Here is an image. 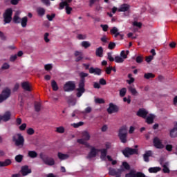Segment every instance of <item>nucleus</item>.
<instances>
[{"label": "nucleus", "instance_id": "72a5a7b5", "mask_svg": "<svg viewBox=\"0 0 177 177\" xmlns=\"http://www.w3.org/2000/svg\"><path fill=\"white\" fill-rule=\"evenodd\" d=\"M51 86L53 88V91H54L55 92H56V91L59 90V86H57V83L55 80H52Z\"/></svg>", "mask_w": 177, "mask_h": 177}, {"label": "nucleus", "instance_id": "f257e3e1", "mask_svg": "<svg viewBox=\"0 0 177 177\" xmlns=\"http://www.w3.org/2000/svg\"><path fill=\"white\" fill-rule=\"evenodd\" d=\"M88 75H89V74H88L85 72H81L79 74L80 80L78 82V88H76L77 97H81V96H82V95H84V93H85V78H86V77H88Z\"/></svg>", "mask_w": 177, "mask_h": 177}, {"label": "nucleus", "instance_id": "6ab92c4d", "mask_svg": "<svg viewBox=\"0 0 177 177\" xmlns=\"http://www.w3.org/2000/svg\"><path fill=\"white\" fill-rule=\"evenodd\" d=\"M151 151H147L143 155L144 161H145V162H149V161H150L149 157H151Z\"/></svg>", "mask_w": 177, "mask_h": 177}, {"label": "nucleus", "instance_id": "c03bdc74", "mask_svg": "<svg viewBox=\"0 0 177 177\" xmlns=\"http://www.w3.org/2000/svg\"><path fill=\"white\" fill-rule=\"evenodd\" d=\"M82 46H83V48H85V49H87V48H89V46H91V43H89V41H84L82 42Z\"/></svg>", "mask_w": 177, "mask_h": 177}, {"label": "nucleus", "instance_id": "09e8293b", "mask_svg": "<svg viewBox=\"0 0 177 177\" xmlns=\"http://www.w3.org/2000/svg\"><path fill=\"white\" fill-rule=\"evenodd\" d=\"M122 167L126 169L127 171H129L131 169V166L129 164H128L127 162H122Z\"/></svg>", "mask_w": 177, "mask_h": 177}, {"label": "nucleus", "instance_id": "7c9ffc66", "mask_svg": "<svg viewBox=\"0 0 177 177\" xmlns=\"http://www.w3.org/2000/svg\"><path fill=\"white\" fill-rule=\"evenodd\" d=\"M101 156H100V158L102 160H106V157H107V149H101Z\"/></svg>", "mask_w": 177, "mask_h": 177}, {"label": "nucleus", "instance_id": "13d9d810", "mask_svg": "<svg viewBox=\"0 0 177 177\" xmlns=\"http://www.w3.org/2000/svg\"><path fill=\"white\" fill-rule=\"evenodd\" d=\"M133 26H134V27H138V28H142V23L141 22L134 21L133 23Z\"/></svg>", "mask_w": 177, "mask_h": 177}, {"label": "nucleus", "instance_id": "a18cd8bd", "mask_svg": "<svg viewBox=\"0 0 177 177\" xmlns=\"http://www.w3.org/2000/svg\"><path fill=\"white\" fill-rule=\"evenodd\" d=\"M82 125H84V122L72 124V127H73V128H80V127H82Z\"/></svg>", "mask_w": 177, "mask_h": 177}, {"label": "nucleus", "instance_id": "0e129e2a", "mask_svg": "<svg viewBox=\"0 0 177 177\" xmlns=\"http://www.w3.org/2000/svg\"><path fill=\"white\" fill-rule=\"evenodd\" d=\"M26 128H27V124L23 123L21 126H19L20 131H26Z\"/></svg>", "mask_w": 177, "mask_h": 177}, {"label": "nucleus", "instance_id": "a878e982", "mask_svg": "<svg viewBox=\"0 0 177 177\" xmlns=\"http://www.w3.org/2000/svg\"><path fill=\"white\" fill-rule=\"evenodd\" d=\"M57 156H58V158H59V160H67L70 157L68 154H64V153H62V152H59Z\"/></svg>", "mask_w": 177, "mask_h": 177}, {"label": "nucleus", "instance_id": "774afa93", "mask_svg": "<svg viewBox=\"0 0 177 177\" xmlns=\"http://www.w3.org/2000/svg\"><path fill=\"white\" fill-rule=\"evenodd\" d=\"M48 37H49V33L46 32V33L44 34V39L45 42H46V43H48V42H49V41H50V40L49 39V38H48Z\"/></svg>", "mask_w": 177, "mask_h": 177}, {"label": "nucleus", "instance_id": "b1692460", "mask_svg": "<svg viewBox=\"0 0 177 177\" xmlns=\"http://www.w3.org/2000/svg\"><path fill=\"white\" fill-rule=\"evenodd\" d=\"M146 118V122L147 124H153V122H154V118H155V116L153 114H149V116H147Z\"/></svg>", "mask_w": 177, "mask_h": 177}, {"label": "nucleus", "instance_id": "bb28decb", "mask_svg": "<svg viewBox=\"0 0 177 177\" xmlns=\"http://www.w3.org/2000/svg\"><path fill=\"white\" fill-rule=\"evenodd\" d=\"M28 21V18H27V17H24L21 19V27H23L24 28H25V27H27V23Z\"/></svg>", "mask_w": 177, "mask_h": 177}, {"label": "nucleus", "instance_id": "864d4df0", "mask_svg": "<svg viewBox=\"0 0 177 177\" xmlns=\"http://www.w3.org/2000/svg\"><path fill=\"white\" fill-rule=\"evenodd\" d=\"M46 17L49 21H52V20H53V19H55V17H56V14H51V15H47Z\"/></svg>", "mask_w": 177, "mask_h": 177}, {"label": "nucleus", "instance_id": "0eeeda50", "mask_svg": "<svg viewBox=\"0 0 177 177\" xmlns=\"http://www.w3.org/2000/svg\"><path fill=\"white\" fill-rule=\"evenodd\" d=\"M11 91L9 88H6L3 89L0 94V103H2V102H5L7 99H8L10 97Z\"/></svg>", "mask_w": 177, "mask_h": 177}, {"label": "nucleus", "instance_id": "20e7f679", "mask_svg": "<svg viewBox=\"0 0 177 177\" xmlns=\"http://www.w3.org/2000/svg\"><path fill=\"white\" fill-rule=\"evenodd\" d=\"M39 157L46 165H48L49 167L55 165V159L53 158L49 157L48 155L44 153H40Z\"/></svg>", "mask_w": 177, "mask_h": 177}, {"label": "nucleus", "instance_id": "393cba45", "mask_svg": "<svg viewBox=\"0 0 177 177\" xmlns=\"http://www.w3.org/2000/svg\"><path fill=\"white\" fill-rule=\"evenodd\" d=\"M111 34H113L115 37V38H117V37H120V32H118V28L117 27H113L111 30Z\"/></svg>", "mask_w": 177, "mask_h": 177}, {"label": "nucleus", "instance_id": "37998d69", "mask_svg": "<svg viewBox=\"0 0 177 177\" xmlns=\"http://www.w3.org/2000/svg\"><path fill=\"white\" fill-rule=\"evenodd\" d=\"M127 95V88H122L120 90V97H124Z\"/></svg>", "mask_w": 177, "mask_h": 177}, {"label": "nucleus", "instance_id": "69168bd1", "mask_svg": "<svg viewBox=\"0 0 177 177\" xmlns=\"http://www.w3.org/2000/svg\"><path fill=\"white\" fill-rule=\"evenodd\" d=\"M136 63H142L143 62V57L141 56H138L136 59Z\"/></svg>", "mask_w": 177, "mask_h": 177}, {"label": "nucleus", "instance_id": "cd10ccee", "mask_svg": "<svg viewBox=\"0 0 177 177\" xmlns=\"http://www.w3.org/2000/svg\"><path fill=\"white\" fill-rule=\"evenodd\" d=\"M28 157H30V158H37L38 157V153L35 151H29L28 152Z\"/></svg>", "mask_w": 177, "mask_h": 177}, {"label": "nucleus", "instance_id": "f8f14e48", "mask_svg": "<svg viewBox=\"0 0 177 177\" xmlns=\"http://www.w3.org/2000/svg\"><path fill=\"white\" fill-rule=\"evenodd\" d=\"M119 108L117 105L110 103L109 108L106 109V111L109 114H113V113H118Z\"/></svg>", "mask_w": 177, "mask_h": 177}, {"label": "nucleus", "instance_id": "7ed1b4c3", "mask_svg": "<svg viewBox=\"0 0 177 177\" xmlns=\"http://www.w3.org/2000/svg\"><path fill=\"white\" fill-rule=\"evenodd\" d=\"M12 142L17 147H23L24 146V137L21 133H18L17 136H12Z\"/></svg>", "mask_w": 177, "mask_h": 177}, {"label": "nucleus", "instance_id": "4be33fe9", "mask_svg": "<svg viewBox=\"0 0 177 177\" xmlns=\"http://www.w3.org/2000/svg\"><path fill=\"white\" fill-rule=\"evenodd\" d=\"M128 10H129V5L127 3L121 5L118 9V12H128Z\"/></svg>", "mask_w": 177, "mask_h": 177}, {"label": "nucleus", "instance_id": "e2e57ef3", "mask_svg": "<svg viewBox=\"0 0 177 177\" xmlns=\"http://www.w3.org/2000/svg\"><path fill=\"white\" fill-rule=\"evenodd\" d=\"M101 41H102V42H104V44H107V42H109V38H107V37H106V35H104L101 38Z\"/></svg>", "mask_w": 177, "mask_h": 177}, {"label": "nucleus", "instance_id": "de8ad7c7", "mask_svg": "<svg viewBox=\"0 0 177 177\" xmlns=\"http://www.w3.org/2000/svg\"><path fill=\"white\" fill-rule=\"evenodd\" d=\"M95 102L97 104H103L105 103L104 100L103 98H96L95 100Z\"/></svg>", "mask_w": 177, "mask_h": 177}, {"label": "nucleus", "instance_id": "2f4dec72", "mask_svg": "<svg viewBox=\"0 0 177 177\" xmlns=\"http://www.w3.org/2000/svg\"><path fill=\"white\" fill-rule=\"evenodd\" d=\"M37 12L39 16L42 17L45 15V9L44 8H41V7L38 8L37 9Z\"/></svg>", "mask_w": 177, "mask_h": 177}, {"label": "nucleus", "instance_id": "39448f33", "mask_svg": "<svg viewBox=\"0 0 177 177\" xmlns=\"http://www.w3.org/2000/svg\"><path fill=\"white\" fill-rule=\"evenodd\" d=\"M13 15V10L8 8L3 15L4 24H9L12 21V16Z\"/></svg>", "mask_w": 177, "mask_h": 177}, {"label": "nucleus", "instance_id": "f704fd0d", "mask_svg": "<svg viewBox=\"0 0 177 177\" xmlns=\"http://www.w3.org/2000/svg\"><path fill=\"white\" fill-rule=\"evenodd\" d=\"M162 171L164 174H169V168H168V162H165V164L162 165Z\"/></svg>", "mask_w": 177, "mask_h": 177}, {"label": "nucleus", "instance_id": "e433bc0d", "mask_svg": "<svg viewBox=\"0 0 177 177\" xmlns=\"http://www.w3.org/2000/svg\"><path fill=\"white\" fill-rule=\"evenodd\" d=\"M129 91L133 96H136V95H138V91H136V88L131 86H129Z\"/></svg>", "mask_w": 177, "mask_h": 177}, {"label": "nucleus", "instance_id": "338daca9", "mask_svg": "<svg viewBox=\"0 0 177 177\" xmlns=\"http://www.w3.org/2000/svg\"><path fill=\"white\" fill-rule=\"evenodd\" d=\"M165 149L167 151H172V149H174V147L172 146V145H167Z\"/></svg>", "mask_w": 177, "mask_h": 177}, {"label": "nucleus", "instance_id": "473e14b6", "mask_svg": "<svg viewBox=\"0 0 177 177\" xmlns=\"http://www.w3.org/2000/svg\"><path fill=\"white\" fill-rule=\"evenodd\" d=\"M82 138L86 142V140H89L91 139V135H89L88 131H84L82 133Z\"/></svg>", "mask_w": 177, "mask_h": 177}, {"label": "nucleus", "instance_id": "aec40b11", "mask_svg": "<svg viewBox=\"0 0 177 177\" xmlns=\"http://www.w3.org/2000/svg\"><path fill=\"white\" fill-rule=\"evenodd\" d=\"M170 137L171 138L177 137V122H176L174 127L170 131Z\"/></svg>", "mask_w": 177, "mask_h": 177}, {"label": "nucleus", "instance_id": "9d476101", "mask_svg": "<svg viewBox=\"0 0 177 177\" xmlns=\"http://www.w3.org/2000/svg\"><path fill=\"white\" fill-rule=\"evenodd\" d=\"M153 144L156 149H164L165 146L162 145V142L158 137H155L153 140Z\"/></svg>", "mask_w": 177, "mask_h": 177}, {"label": "nucleus", "instance_id": "2eb2a0df", "mask_svg": "<svg viewBox=\"0 0 177 177\" xmlns=\"http://www.w3.org/2000/svg\"><path fill=\"white\" fill-rule=\"evenodd\" d=\"M149 112L146 109H140L137 112V115L141 117L142 118H146L147 117Z\"/></svg>", "mask_w": 177, "mask_h": 177}, {"label": "nucleus", "instance_id": "c85d7f7f", "mask_svg": "<svg viewBox=\"0 0 177 177\" xmlns=\"http://www.w3.org/2000/svg\"><path fill=\"white\" fill-rule=\"evenodd\" d=\"M128 55H129V50H122L120 53V57L124 59H127L128 58Z\"/></svg>", "mask_w": 177, "mask_h": 177}, {"label": "nucleus", "instance_id": "1a4fd4ad", "mask_svg": "<svg viewBox=\"0 0 177 177\" xmlns=\"http://www.w3.org/2000/svg\"><path fill=\"white\" fill-rule=\"evenodd\" d=\"M109 171V174L111 175V176L121 177V174L124 172V169H113L110 167Z\"/></svg>", "mask_w": 177, "mask_h": 177}, {"label": "nucleus", "instance_id": "58836bf2", "mask_svg": "<svg viewBox=\"0 0 177 177\" xmlns=\"http://www.w3.org/2000/svg\"><path fill=\"white\" fill-rule=\"evenodd\" d=\"M132 75H133L131 73L128 74V78H129V80H127V82L129 85H131V84H133V82H135V78L132 77Z\"/></svg>", "mask_w": 177, "mask_h": 177}, {"label": "nucleus", "instance_id": "6e6552de", "mask_svg": "<svg viewBox=\"0 0 177 177\" xmlns=\"http://www.w3.org/2000/svg\"><path fill=\"white\" fill-rule=\"evenodd\" d=\"M75 90V82L68 81L64 86V92H73Z\"/></svg>", "mask_w": 177, "mask_h": 177}, {"label": "nucleus", "instance_id": "603ef678", "mask_svg": "<svg viewBox=\"0 0 177 177\" xmlns=\"http://www.w3.org/2000/svg\"><path fill=\"white\" fill-rule=\"evenodd\" d=\"M65 10L67 15H71V11L73 10V8L69 7V6H65Z\"/></svg>", "mask_w": 177, "mask_h": 177}, {"label": "nucleus", "instance_id": "ea45409f", "mask_svg": "<svg viewBox=\"0 0 177 177\" xmlns=\"http://www.w3.org/2000/svg\"><path fill=\"white\" fill-rule=\"evenodd\" d=\"M77 142L80 145H85V146H86L87 147H89V144L86 142V141L84 138L78 139Z\"/></svg>", "mask_w": 177, "mask_h": 177}, {"label": "nucleus", "instance_id": "4d7b16f0", "mask_svg": "<svg viewBox=\"0 0 177 177\" xmlns=\"http://www.w3.org/2000/svg\"><path fill=\"white\" fill-rule=\"evenodd\" d=\"M107 59L110 62H114V57H113L112 53H107Z\"/></svg>", "mask_w": 177, "mask_h": 177}, {"label": "nucleus", "instance_id": "412c9836", "mask_svg": "<svg viewBox=\"0 0 177 177\" xmlns=\"http://www.w3.org/2000/svg\"><path fill=\"white\" fill-rule=\"evenodd\" d=\"M21 87L24 91H27L28 92H31V87H30V84L28 82H24L21 83Z\"/></svg>", "mask_w": 177, "mask_h": 177}, {"label": "nucleus", "instance_id": "6e6d98bb", "mask_svg": "<svg viewBox=\"0 0 177 177\" xmlns=\"http://www.w3.org/2000/svg\"><path fill=\"white\" fill-rule=\"evenodd\" d=\"M115 48V43L114 42H109V46H108V49L113 50Z\"/></svg>", "mask_w": 177, "mask_h": 177}, {"label": "nucleus", "instance_id": "dca6fc26", "mask_svg": "<svg viewBox=\"0 0 177 177\" xmlns=\"http://www.w3.org/2000/svg\"><path fill=\"white\" fill-rule=\"evenodd\" d=\"M21 172L23 176H27L28 174H31V169H28V167L25 165L21 167Z\"/></svg>", "mask_w": 177, "mask_h": 177}, {"label": "nucleus", "instance_id": "c9c22d12", "mask_svg": "<svg viewBox=\"0 0 177 177\" xmlns=\"http://www.w3.org/2000/svg\"><path fill=\"white\" fill-rule=\"evenodd\" d=\"M35 110L37 113H39V111H41V102H35Z\"/></svg>", "mask_w": 177, "mask_h": 177}, {"label": "nucleus", "instance_id": "680f3d73", "mask_svg": "<svg viewBox=\"0 0 177 177\" xmlns=\"http://www.w3.org/2000/svg\"><path fill=\"white\" fill-rule=\"evenodd\" d=\"M35 132V131H34V129H32V128H29L27 130L28 135H34Z\"/></svg>", "mask_w": 177, "mask_h": 177}, {"label": "nucleus", "instance_id": "f03ea898", "mask_svg": "<svg viewBox=\"0 0 177 177\" xmlns=\"http://www.w3.org/2000/svg\"><path fill=\"white\" fill-rule=\"evenodd\" d=\"M118 138L122 143L128 142V130L126 126H123L119 129Z\"/></svg>", "mask_w": 177, "mask_h": 177}, {"label": "nucleus", "instance_id": "3c124183", "mask_svg": "<svg viewBox=\"0 0 177 177\" xmlns=\"http://www.w3.org/2000/svg\"><path fill=\"white\" fill-rule=\"evenodd\" d=\"M56 132L58 133H64V127H59L56 128Z\"/></svg>", "mask_w": 177, "mask_h": 177}, {"label": "nucleus", "instance_id": "5fc2aeb1", "mask_svg": "<svg viewBox=\"0 0 177 177\" xmlns=\"http://www.w3.org/2000/svg\"><path fill=\"white\" fill-rule=\"evenodd\" d=\"M44 68L46 71H50V70H52V68H53V66H52V64H48L44 66Z\"/></svg>", "mask_w": 177, "mask_h": 177}, {"label": "nucleus", "instance_id": "ddd939ff", "mask_svg": "<svg viewBox=\"0 0 177 177\" xmlns=\"http://www.w3.org/2000/svg\"><path fill=\"white\" fill-rule=\"evenodd\" d=\"M96 156H97V149H96L95 147H92L88 156H86V158L91 160V158H95Z\"/></svg>", "mask_w": 177, "mask_h": 177}, {"label": "nucleus", "instance_id": "bf43d9fd", "mask_svg": "<svg viewBox=\"0 0 177 177\" xmlns=\"http://www.w3.org/2000/svg\"><path fill=\"white\" fill-rule=\"evenodd\" d=\"M100 27L101 28H102L103 31H104L105 32L109 30V25L101 24Z\"/></svg>", "mask_w": 177, "mask_h": 177}, {"label": "nucleus", "instance_id": "a19ab883", "mask_svg": "<svg viewBox=\"0 0 177 177\" xmlns=\"http://www.w3.org/2000/svg\"><path fill=\"white\" fill-rule=\"evenodd\" d=\"M24 156L21 154L17 155L15 158V160L17 162H21L23 161Z\"/></svg>", "mask_w": 177, "mask_h": 177}, {"label": "nucleus", "instance_id": "052dcab7", "mask_svg": "<svg viewBox=\"0 0 177 177\" xmlns=\"http://www.w3.org/2000/svg\"><path fill=\"white\" fill-rule=\"evenodd\" d=\"M10 67V65L8 63H4L1 66L2 70H8Z\"/></svg>", "mask_w": 177, "mask_h": 177}, {"label": "nucleus", "instance_id": "4c0bfd02", "mask_svg": "<svg viewBox=\"0 0 177 177\" xmlns=\"http://www.w3.org/2000/svg\"><path fill=\"white\" fill-rule=\"evenodd\" d=\"M154 77H156V75L151 73H145L144 75L145 80H150V78H154Z\"/></svg>", "mask_w": 177, "mask_h": 177}, {"label": "nucleus", "instance_id": "a211bd4d", "mask_svg": "<svg viewBox=\"0 0 177 177\" xmlns=\"http://www.w3.org/2000/svg\"><path fill=\"white\" fill-rule=\"evenodd\" d=\"M72 2L73 0H65L64 1L59 3V10H62V9H64L65 6H69L68 3H71Z\"/></svg>", "mask_w": 177, "mask_h": 177}, {"label": "nucleus", "instance_id": "f3484780", "mask_svg": "<svg viewBox=\"0 0 177 177\" xmlns=\"http://www.w3.org/2000/svg\"><path fill=\"white\" fill-rule=\"evenodd\" d=\"M12 114L10 113V111H6L3 115H1V121H3L4 122H8L9 120H10V116Z\"/></svg>", "mask_w": 177, "mask_h": 177}, {"label": "nucleus", "instance_id": "9b49d317", "mask_svg": "<svg viewBox=\"0 0 177 177\" xmlns=\"http://www.w3.org/2000/svg\"><path fill=\"white\" fill-rule=\"evenodd\" d=\"M125 177H146V175L140 171H131L129 173L125 175Z\"/></svg>", "mask_w": 177, "mask_h": 177}, {"label": "nucleus", "instance_id": "79ce46f5", "mask_svg": "<svg viewBox=\"0 0 177 177\" xmlns=\"http://www.w3.org/2000/svg\"><path fill=\"white\" fill-rule=\"evenodd\" d=\"M21 19H20L17 15H15L13 17V22L15 24H19L21 23Z\"/></svg>", "mask_w": 177, "mask_h": 177}, {"label": "nucleus", "instance_id": "5701e85b", "mask_svg": "<svg viewBox=\"0 0 177 177\" xmlns=\"http://www.w3.org/2000/svg\"><path fill=\"white\" fill-rule=\"evenodd\" d=\"M95 55L97 57H102L103 56V47L100 46L95 50Z\"/></svg>", "mask_w": 177, "mask_h": 177}, {"label": "nucleus", "instance_id": "8fccbe9b", "mask_svg": "<svg viewBox=\"0 0 177 177\" xmlns=\"http://www.w3.org/2000/svg\"><path fill=\"white\" fill-rule=\"evenodd\" d=\"M114 60L115 63H124V59L120 56H116Z\"/></svg>", "mask_w": 177, "mask_h": 177}, {"label": "nucleus", "instance_id": "423d86ee", "mask_svg": "<svg viewBox=\"0 0 177 177\" xmlns=\"http://www.w3.org/2000/svg\"><path fill=\"white\" fill-rule=\"evenodd\" d=\"M122 153L124 156V157H129L130 156H133V154H138L139 149L131 147H126L122 151Z\"/></svg>", "mask_w": 177, "mask_h": 177}, {"label": "nucleus", "instance_id": "4468645a", "mask_svg": "<svg viewBox=\"0 0 177 177\" xmlns=\"http://www.w3.org/2000/svg\"><path fill=\"white\" fill-rule=\"evenodd\" d=\"M89 73L94 74V75H102V70L100 68L91 67L89 68Z\"/></svg>", "mask_w": 177, "mask_h": 177}, {"label": "nucleus", "instance_id": "49530a36", "mask_svg": "<svg viewBox=\"0 0 177 177\" xmlns=\"http://www.w3.org/2000/svg\"><path fill=\"white\" fill-rule=\"evenodd\" d=\"M91 112H92V107L88 106L82 113V114H89V113H91Z\"/></svg>", "mask_w": 177, "mask_h": 177}, {"label": "nucleus", "instance_id": "c756f323", "mask_svg": "<svg viewBox=\"0 0 177 177\" xmlns=\"http://www.w3.org/2000/svg\"><path fill=\"white\" fill-rule=\"evenodd\" d=\"M161 171V168L160 167H150L149 169V172L150 174H156V172H158Z\"/></svg>", "mask_w": 177, "mask_h": 177}]
</instances>
